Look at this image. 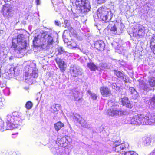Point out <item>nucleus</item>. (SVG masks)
<instances>
[{
	"instance_id": "obj_41",
	"label": "nucleus",
	"mask_w": 155,
	"mask_h": 155,
	"mask_svg": "<svg viewBox=\"0 0 155 155\" xmlns=\"http://www.w3.org/2000/svg\"><path fill=\"white\" fill-rule=\"evenodd\" d=\"M63 148H62V150L60 152L57 153L55 155H65L64 153L63 150Z\"/></svg>"
},
{
	"instance_id": "obj_54",
	"label": "nucleus",
	"mask_w": 155,
	"mask_h": 155,
	"mask_svg": "<svg viewBox=\"0 0 155 155\" xmlns=\"http://www.w3.org/2000/svg\"><path fill=\"white\" fill-rule=\"evenodd\" d=\"M2 1H4L5 2H8V0H2Z\"/></svg>"
},
{
	"instance_id": "obj_44",
	"label": "nucleus",
	"mask_w": 155,
	"mask_h": 155,
	"mask_svg": "<svg viewBox=\"0 0 155 155\" xmlns=\"http://www.w3.org/2000/svg\"><path fill=\"white\" fill-rule=\"evenodd\" d=\"M153 43H153V45H152L151 46L150 45V46L152 48V50L153 52V53L155 54V45H153Z\"/></svg>"
},
{
	"instance_id": "obj_31",
	"label": "nucleus",
	"mask_w": 155,
	"mask_h": 155,
	"mask_svg": "<svg viewBox=\"0 0 155 155\" xmlns=\"http://www.w3.org/2000/svg\"><path fill=\"white\" fill-rule=\"evenodd\" d=\"M40 36L39 35H38L37 36L34 37V38L33 40V43L34 45L35 46H37L38 45L37 44L38 42V41L39 38Z\"/></svg>"
},
{
	"instance_id": "obj_11",
	"label": "nucleus",
	"mask_w": 155,
	"mask_h": 155,
	"mask_svg": "<svg viewBox=\"0 0 155 155\" xmlns=\"http://www.w3.org/2000/svg\"><path fill=\"white\" fill-rule=\"evenodd\" d=\"M4 17L6 18L12 17L14 13L13 8L10 4H6L3 5L2 10Z\"/></svg>"
},
{
	"instance_id": "obj_35",
	"label": "nucleus",
	"mask_w": 155,
	"mask_h": 155,
	"mask_svg": "<svg viewBox=\"0 0 155 155\" xmlns=\"http://www.w3.org/2000/svg\"><path fill=\"white\" fill-rule=\"evenodd\" d=\"M32 103L30 101H28L26 103L25 107L27 109H30L32 108Z\"/></svg>"
},
{
	"instance_id": "obj_9",
	"label": "nucleus",
	"mask_w": 155,
	"mask_h": 155,
	"mask_svg": "<svg viewBox=\"0 0 155 155\" xmlns=\"http://www.w3.org/2000/svg\"><path fill=\"white\" fill-rule=\"evenodd\" d=\"M149 85L146 84H143L141 81L139 82V85L143 89L146 91H149L150 90H153V91L154 88L152 89L151 87H153L155 86V78L151 77L150 78L148 81Z\"/></svg>"
},
{
	"instance_id": "obj_21",
	"label": "nucleus",
	"mask_w": 155,
	"mask_h": 155,
	"mask_svg": "<svg viewBox=\"0 0 155 155\" xmlns=\"http://www.w3.org/2000/svg\"><path fill=\"white\" fill-rule=\"evenodd\" d=\"M116 144V143H114L113 145V149L116 152H120L121 151L124 150V148L125 147L124 144H120L117 146V145Z\"/></svg>"
},
{
	"instance_id": "obj_47",
	"label": "nucleus",
	"mask_w": 155,
	"mask_h": 155,
	"mask_svg": "<svg viewBox=\"0 0 155 155\" xmlns=\"http://www.w3.org/2000/svg\"><path fill=\"white\" fill-rule=\"evenodd\" d=\"M35 3L37 5H40L41 3V2L40 0H36Z\"/></svg>"
},
{
	"instance_id": "obj_19",
	"label": "nucleus",
	"mask_w": 155,
	"mask_h": 155,
	"mask_svg": "<svg viewBox=\"0 0 155 155\" xmlns=\"http://www.w3.org/2000/svg\"><path fill=\"white\" fill-rule=\"evenodd\" d=\"M69 137L68 136H64L61 139L58 138L57 141L59 143L60 145L62 147L66 146L69 142L68 139Z\"/></svg>"
},
{
	"instance_id": "obj_49",
	"label": "nucleus",
	"mask_w": 155,
	"mask_h": 155,
	"mask_svg": "<svg viewBox=\"0 0 155 155\" xmlns=\"http://www.w3.org/2000/svg\"><path fill=\"white\" fill-rule=\"evenodd\" d=\"M150 154V155H155V148L152 151Z\"/></svg>"
},
{
	"instance_id": "obj_30",
	"label": "nucleus",
	"mask_w": 155,
	"mask_h": 155,
	"mask_svg": "<svg viewBox=\"0 0 155 155\" xmlns=\"http://www.w3.org/2000/svg\"><path fill=\"white\" fill-rule=\"evenodd\" d=\"M51 151L53 152L54 154L55 155V153H57L60 152L62 150V148H57L55 147H52L51 149Z\"/></svg>"
},
{
	"instance_id": "obj_45",
	"label": "nucleus",
	"mask_w": 155,
	"mask_h": 155,
	"mask_svg": "<svg viewBox=\"0 0 155 155\" xmlns=\"http://www.w3.org/2000/svg\"><path fill=\"white\" fill-rule=\"evenodd\" d=\"M112 86L113 89H115L117 88V84L115 83H113L112 84Z\"/></svg>"
},
{
	"instance_id": "obj_56",
	"label": "nucleus",
	"mask_w": 155,
	"mask_h": 155,
	"mask_svg": "<svg viewBox=\"0 0 155 155\" xmlns=\"http://www.w3.org/2000/svg\"><path fill=\"white\" fill-rule=\"evenodd\" d=\"M124 155H125V153L124 154Z\"/></svg>"
},
{
	"instance_id": "obj_5",
	"label": "nucleus",
	"mask_w": 155,
	"mask_h": 155,
	"mask_svg": "<svg viewBox=\"0 0 155 155\" xmlns=\"http://www.w3.org/2000/svg\"><path fill=\"white\" fill-rule=\"evenodd\" d=\"M97 14L99 18L105 22L108 21L112 16L110 9L103 7H101L98 8Z\"/></svg>"
},
{
	"instance_id": "obj_12",
	"label": "nucleus",
	"mask_w": 155,
	"mask_h": 155,
	"mask_svg": "<svg viewBox=\"0 0 155 155\" xmlns=\"http://www.w3.org/2000/svg\"><path fill=\"white\" fill-rule=\"evenodd\" d=\"M41 40L48 46L52 45L54 41L53 37L48 34L42 35Z\"/></svg>"
},
{
	"instance_id": "obj_37",
	"label": "nucleus",
	"mask_w": 155,
	"mask_h": 155,
	"mask_svg": "<svg viewBox=\"0 0 155 155\" xmlns=\"http://www.w3.org/2000/svg\"><path fill=\"white\" fill-rule=\"evenodd\" d=\"M125 155H138V154L133 151H129L125 152Z\"/></svg>"
},
{
	"instance_id": "obj_32",
	"label": "nucleus",
	"mask_w": 155,
	"mask_h": 155,
	"mask_svg": "<svg viewBox=\"0 0 155 155\" xmlns=\"http://www.w3.org/2000/svg\"><path fill=\"white\" fill-rule=\"evenodd\" d=\"M88 93L90 95L91 97V98L93 100H96L97 98V94L94 93H92L90 91H87Z\"/></svg>"
},
{
	"instance_id": "obj_10",
	"label": "nucleus",
	"mask_w": 155,
	"mask_h": 155,
	"mask_svg": "<svg viewBox=\"0 0 155 155\" xmlns=\"http://www.w3.org/2000/svg\"><path fill=\"white\" fill-rule=\"evenodd\" d=\"M145 28L140 24L136 25L133 30V35L138 38L144 36L145 34Z\"/></svg>"
},
{
	"instance_id": "obj_17",
	"label": "nucleus",
	"mask_w": 155,
	"mask_h": 155,
	"mask_svg": "<svg viewBox=\"0 0 155 155\" xmlns=\"http://www.w3.org/2000/svg\"><path fill=\"white\" fill-rule=\"evenodd\" d=\"M71 95V100L73 101H78L80 98H79V92L76 89L72 90Z\"/></svg>"
},
{
	"instance_id": "obj_2",
	"label": "nucleus",
	"mask_w": 155,
	"mask_h": 155,
	"mask_svg": "<svg viewBox=\"0 0 155 155\" xmlns=\"http://www.w3.org/2000/svg\"><path fill=\"white\" fill-rule=\"evenodd\" d=\"M21 114L16 112L8 114L6 117L5 121L7 125L6 129H13L17 128L18 125L22 124Z\"/></svg>"
},
{
	"instance_id": "obj_53",
	"label": "nucleus",
	"mask_w": 155,
	"mask_h": 155,
	"mask_svg": "<svg viewBox=\"0 0 155 155\" xmlns=\"http://www.w3.org/2000/svg\"><path fill=\"white\" fill-rule=\"evenodd\" d=\"M14 58V57L13 56H11L9 58V59L10 60H12V59H13Z\"/></svg>"
},
{
	"instance_id": "obj_1",
	"label": "nucleus",
	"mask_w": 155,
	"mask_h": 155,
	"mask_svg": "<svg viewBox=\"0 0 155 155\" xmlns=\"http://www.w3.org/2000/svg\"><path fill=\"white\" fill-rule=\"evenodd\" d=\"M128 124L135 125H153L155 124V114L149 113L138 114L132 118H127Z\"/></svg>"
},
{
	"instance_id": "obj_39",
	"label": "nucleus",
	"mask_w": 155,
	"mask_h": 155,
	"mask_svg": "<svg viewBox=\"0 0 155 155\" xmlns=\"http://www.w3.org/2000/svg\"><path fill=\"white\" fill-rule=\"evenodd\" d=\"M106 66V64H105L104 63H100L99 65V67H98L99 70V69H100V70L103 69L104 68H105Z\"/></svg>"
},
{
	"instance_id": "obj_48",
	"label": "nucleus",
	"mask_w": 155,
	"mask_h": 155,
	"mask_svg": "<svg viewBox=\"0 0 155 155\" xmlns=\"http://www.w3.org/2000/svg\"><path fill=\"white\" fill-rule=\"evenodd\" d=\"M80 50L84 54H87L88 53L87 52V50H84V49L82 48V50H81L80 49Z\"/></svg>"
},
{
	"instance_id": "obj_6",
	"label": "nucleus",
	"mask_w": 155,
	"mask_h": 155,
	"mask_svg": "<svg viewBox=\"0 0 155 155\" xmlns=\"http://www.w3.org/2000/svg\"><path fill=\"white\" fill-rule=\"evenodd\" d=\"M75 4L77 8H79L80 12L84 15L87 13L91 8L88 0H76Z\"/></svg>"
},
{
	"instance_id": "obj_40",
	"label": "nucleus",
	"mask_w": 155,
	"mask_h": 155,
	"mask_svg": "<svg viewBox=\"0 0 155 155\" xmlns=\"http://www.w3.org/2000/svg\"><path fill=\"white\" fill-rule=\"evenodd\" d=\"M3 92L6 95H9V90L8 88H6L3 90Z\"/></svg>"
},
{
	"instance_id": "obj_34",
	"label": "nucleus",
	"mask_w": 155,
	"mask_h": 155,
	"mask_svg": "<svg viewBox=\"0 0 155 155\" xmlns=\"http://www.w3.org/2000/svg\"><path fill=\"white\" fill-rule=\"evenodd\" d=\"M4 122L1 120H0V130L4 131V130H8V129H6V127L7 126L5 127L4 126Z\"/></svg>"
},
{
	"instance_id": "obj_4",
	"label": "nucleus",
	"mask_w": 155,
	"mask_h": 155,
	"mask_svg": "<svg viewBox=\"0 0 155 155\" xmlns=\"http://www.w3.org/2000/svg\"><path fill=\"white\" fill-rule=\"evenodd\" d=\"M24 71L25 82L29 84H31L38 76L36 64L32 63L30 65L27 66L25 68Z\"/></svg>"
},
{
	"instance_id": "obj_26",
	"label": "nucleus",
	"mask_w": 155,
	"mask_h": 155,
	"mask_svg": "<svg viewBox=\"0 0 155 155\" xmlns=\"http://www.w3.org/2000/svg\"><path fill=\"white\" fill-rule=\"evenodd\" d=\"M51 111L52 112H54V113L57 112L60 109V105L58 104L53 105L51 107Z\"/></svg>"
},
{
	"instance_id": "obj_42",
	"label": "nucleus",
	"mask_w": 155,
	"mask_h": 155,
	"mask_svg": "<svg viewBox=\"0 0 155 155\" xmlns=\"http://www.w3.org/2000/svg\"><path fill=\"white\" fill-rule=\"evenodd\" d=\"M64 23L65 25V27H67L69 26V21L67 20H65L64 21Z\"/></svg>"
},
{
	"instance_id": "obj_29",
	"label": "nucleus",
	"mask_w": 155,
	"mask_h": 155,
	"mask_svg": "<svg viewBox=\"0 0 155 155\" xmlns=\"http://www.w3.org/2000/svg\"><path fill=\"white\" fill-rule=\"evenodd\" d=\"M78 122L84 128H88L89 127V125L88 124L85 122V121L81 118L80 120Z\"/></svg>"
},
{
	"instance_id": "obj_36",
	"label": "nucleus",
	"mask_w": 155,
	"mask_h": 155,
	"mask_svg": "<svg viewBox=\"0 0 155 155\" xmlns=\"http://www.w3.org/2000/svg\"><path fill=\"white\" fill-rule=\"evenodd\" d=\"M57 50L58 52V54H63L65 51L63 48L61 47H58L57 48Z\"/></svg>"
},
{
	"instance_id": "obj_23",
	"label": "nucleus",
	"mask_w": 155,
	"mask_h": 155,
	"mask_svg": "<svg viewBox=\"0 0 155 155\" xmlns=\"http://www.w3.org/2000/svg\"><path fill=\"white\" fill-rule=\"evenodd\" d=\"M152 139L149 137H146L144 138L143 142V145L146 147H147L151 145Z\"/></svg>"
},
{
	"instance_id": "obj_33",
	"label": "nucleus",
	"mask_w": 155,
	"mask_h": 155,
	"mask_svg": "<svg viewBox=\"0 0 155 155\" xmlns=\"http://www.w3.org/2000/svg\"><path fill=\"white\" fill-rule=\"evenodd\" d=\"M68 43V45L70 46L72 48H79L78 47V45L76 44V42L73 41H72L71 43Z\"/></svg>"
},
{
	"instance_id": "obj_8",
	"label": "nucleus",
	"mask_w": 155,
	"mask_h": 155,
	"mask_svg": "<svg viewBox=\"0 0 155 155\" xmlns=\"http://www.w3.org/2000/svg\"><path fill=\"white\" fill-rule=\"evenodd\" d=\"M108 104L111 107L110 109L107 111V114L110 116H121L123 114V112L121 109L119 108V106L115 104L113 105L111 101H108Z\"/></svg>"
},
{
	"instance_id": "obj_25",
	"label": "nucleus",
	"mask_w": 155,
	"mask_h": 155,
	"mask_svg": "<svg viewBox=\"0 0 155 155\" xmlns=\"http://www.w3.org/2000/svg\"><path fill=\"white\" fill-rule=\"evenodd\" d=\"M54 126L55 130L58 131L64 126V124L61 121H59L55 123Z\"/></svg>"
},
{
	"instance_id": "obj_15",
	"label": "nucleus",
	"mask_w": 155,
	"mask_h": 155,
	"mask_svg": "<svg viewBox=\"0 0 155 155\" xmlns=\"http://www.w3.org/2000/svg\"><path fill=\"white\" fill-rule=\"evenodd\" d=\"M57 64L58 65L60 70L61 72H64L65 70L66 67H65V64L64 62L61 59L57 58L55 59Z\"/></svg>"
},
{
	"instance_id": "obj_50",
	"label": "nucleus",
	"mask_w": 155,
	"mask_h": 155,
	"mask_svg": "<svg viewBox=\"0 0 155 155\" xmlns=\"http://www.w3.org/2000/svg\"><path fill=\"white\" fill-rule=\"evenodd\" d=\"M151 101L153 102V104L155 105V97H154L152 98Z\"/></svg>"
},
{
	"instance_id": "obj_38",
	"label": "nucleus",
	"mask_w": 155,
	"mask_h": 155,
	"mask_svg": "<svg viewBox=\"0 0 155 155\" xmlns=\"http://www.w3.org/2000/svg\"><path fill=\"white\" fill-rule=\"evenodd\" d=\"M153 43H155V35L151 37L150 42V45H153Z\"/></svg>"
},
{
	"instance_id": "obj_13",
	"label": "nucleus",
	"mask_w": 155,
	"mask_h": 155,
	"mask_svg": "<svg viewBox=\"0 0 155 155\" xmlns=\"http://www.w3.org/2000/svg\"><path fill=\"white\" fill-rule=\"evenodd\" d=\"M100 90L101 94L103 96H109L111 95V91L107 87H101L100 88Z\"/></svg>"
},
{
	"instance_id": "obj_46",
	"label": "nucleus",
	"mask_w": 155,
	"mask_h": 155,
	"mask_svg": "<svg viewBox=\"0 0 155 155\" xmlns=\"http://www.w3.org/2000/svg\"><path fill=\"white\" fill-rule=\"evenodd\" d=\"M55 25L58 26L61 25V23H60V21L57 20H55Z\"/></svg>"
},
{
	"instance_id": "obj_51",
	"label": "nucleus",
	"mask_w": 155,
	"mask_h": 155,
	"mask_svg": "<svg viewBox=\"0 0 155 155\" xmlns=\"http://www.w3.org/2000/svg\"><path fill=\"white\" fill-rule=\"evenodd\" d=\"M114 143H116V144H117V146H118V145H119L120 144H122L123 143H121L119 141H115Z\"/></svg>"
},
{
	"instance_id": "obj_7",
	"label": "nucleus",
	"mask_w": 155,
	"mask_h": 155,
	"mask_svg": "<svg viewBox=\"0 0 155 155\" xmlns=\"http://www.w3.org/2000/svg\"><path fill=\"white\" fill-rule=\"evenodd\" d=\"M124 25L122 23L119 24L113 22H109L108 28L110 30L112 35H120L123 32L124 28Z\"/></svg>"
},
{
	"instance_id": "obj_14",
	"label": "nucleus",
	"mask_w": 155,
	"mask_h": 155,
	"mask_svg": "<svg viewBox=\"0 0 155 155\" xmlns=\"http://www.w3.org/2000/svg\"><path fill=\"white\" fill-rule=\"evenodd\" d=\"M95 47L99 50L103 51L105 49V44L101 40L97 41L94 44Z\"/></svg>"
},
{
	"instance_id": "obj_3",
	"label": "nucleus",
	"mask_w": 155,
	"mask_h": 155,
	"mask_svg": "<svg viewBox=\"0 0 155 155\" xmlns=\"http://www.w3.org/2000/svg\"><path fill=\"white\" fill-rule=\"evenodd\" d=\"M28 45L27 38L25 36L20 34L18 35L17 39H13L11 48L15 50H17L19 53H23V54L25 53L24 52L26 50Z\"/></svg>"
},
{
	"instance_id": "obj_18",
	"label": "nucleus",
	"mask_w": 155,
	"mask_h": 155,
	"mask_svg": "<svg viewBox=\"0 0 155 155\" xmlns=\"http://www.w3.org/2000/svg\"><path fill=\"white\" fill-rule=\"evenodd\" d=\"M70 72L72 75L75 77H78V75H81L80 69L78 68L73 67L71 68L70 69Z\"/></svg>"
},
{
	"instance_id": "obj_20",
	"label": "nucleus",
	"mask_w": 155,
	"mask_h": 155,
	"mask_svg": "<svg viewBox=\"0 0 155 155\" xmlns=\"http://www.w3.org/2000/svg\"><path fill=\"white\" fill-rule=\"evenodd\" d=\"M16 69V68L15 67H12L10 69L8 72L5 73L3 75L5 76H6L5 78L9 79L13 77L15 74V71Z\"/></svg>"
},
{
	"instance_id": "obj_55",
	"label": "nucleus",
	"mask_w": 155,
	"mask_h": 155,
	"mask_svg": "<svg viewBox=\"0 0 155 155\" xmlns=\"http://www.w3.org/2000/svg\"><path fill=\"white\" fill-rule=\"evenodd\" d=\"M74 16H75V18H77V16H76L75 15H74Z\"/></svg>"
},
{
	"instance_id": "obj_24",
	"label": "nucleus",
	"mask_w": 155,
	"mask_h": 155,
	"mask_svg": "<svg viewBox=\"0 0 155 155\" xmlns=\"http://www.w3.org/2000/svg\"><path fill=\"white\" fill-rule=\"evenodd\" d=\"M87 66L91 71H95L96 70H99V68L93 62H90L87 64Z\"/></svg>"
},
{
	"instance_id": "obj_27",
	"label": "nucleus",
	"mask_w": 155,
	"mask_h": 155,
	"mask_svg": "<svg viewBox=\"0 0 155 155\" xmlns=\"http://www.w3.org/2000/svg\"><path fill=\"white\" fill-rule=\"evenodd\" d=\"M129 91L131 94L134 95V98L135 99L137 98L138 96V93L135 89L132 87H130L129 89Z\"/></svg>"
},
{
	"instance_id": "obj_22",
	"label": "nucleus",
	"mask_w": 155,
	"mask_h": 155,
	"mask_svg": "<svg viewBox=\"0 0 155 155\" xmlns=\"http://www.w3.org/2000/svg\"><path fill=\"white\" fill-rule=\"evenodd\" d=\"M115 74L118 78L121 79L122 80L125 81H126L127 79L124 73L121 72L117 70H114Z\"/></svg>"
},
{
	"instance_id": "obj_16",
	"label": "nucleus",
	"mask_w": 155,
	"mask_h": 155,
	"mask_svg": "<svg viewBox=\"0 0 155 155\" xmlns=\"http://www.w3.org/2000/svg\"><path fill=\"white\" fill-rule=\"evenodd\" d=\"M120 102L122 105L127 107L131 108L132 107V104L127 97H124L123 98H121Z\"/></svg>"
},
{
	"instance_id": "obj_57",
	"label": "nucleus",
	"mask_w": 155,
	"mask_h": 155,
	"mask_svg": "<svg viewBox=\"0 0 155 155\" xmlns=\"http://www.w3.org/2000/svg\"><path fill=\"white\" fill-rule=\"evenodd\" d=\"M1 83V82L0 81V84Z\"/></svg>"
},
{
	"instance_id": "obj_52",
	"label": "nucleus",
	"mask_w": 155,
	"mask_h": 155,
	"mask_svg": "<svg viewBox=\"0 0 155 155\" xmlns=\"http://www.w3.org/2000/svg\"><path fill=\"white\" fill-rule=\"evenodd\" d=\"M57 7V5H55V6H54V10H55V11L56 12H58V10H59V9L58 8H57V9H56L55 8L56 7Z\"/></svg>"
},
{
	"instance_id": "obj_43",
	"label": "nucleus",
	"mask_w": 155,
	"mask_h": 155,
	"mask_svg": "<svg viewBox=\"0 0 155 155\" xmlns=\"http://www.w3.org/2000/svg\"><path fill=\"white\" fill-rule=\"evenodd\" d=\"M98 4H102L105 2L106 0H95Z\"/></svg>"
},
{
	"instance_id": "obj_28",
	"label": "nucleus",
	"mask_w": 155,
	"mask_h": 155,
	"mask_svg": "<svg viewBox=\"0 0 155 155\" xmlns=\"http://www.w3.org/2000/svg\"><path fill=\"white\" fill-rule=\"evenodd\" d=\"M72 117L74 121L78 122L81 118V117L79 115L76 113L73 114Z\"/></svg>"
}]
</instances>
